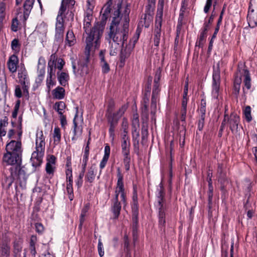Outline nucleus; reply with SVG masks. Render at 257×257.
Wrapping results in <instances>:
<instances>
[{
    "mask_svg": "<svg viewBox=\"0 0 257 257\" xmlns=\"http://www.w3.org/2000/svg\"><path fill=\"white\" fill-rule=\"evenodd\" d=\"M121 3L119 1L116 4V10L114 11L113 20L111 23L108 33L109 38V53L114 56L118 53L121 46L125 45L128 38L129 32V13L130 11L126 8L124 14L120 17Z\"/></svg>",
    "mask_w": 257,
    "mask_h": 257,
    "instance_id": "obj_1",
    "label": "nucleus"
},
{
    "mask_svg": "<svg viewBox=\"0 0 257 257\" xmlns=\"http://www.w3.org/2000/svg\"><path fill=\"white\" fill-rule=\"evenodd\" d=\"M92 17V14L86 12L84 19V29L88 34L86 39V47L85 48V57H81L78 63L77 68L74 60L71 58L72 66L73 73L75 75L83 76L88 73V63L89 62L90 53L92 49H98L100 43V38L102 36L103 28L99 25L94 26L89 32V26Z\"/></svg>",
    "mask_w": 257,
    "mask_h": 257,
    "instance_id": "obj_2",
    "label": "nucleus"
},
{
    "mask_svg": "<svg viewBox=\"0 0 257 257\" xmlns=\"http://www.w3.org/2000/svg\"><path fill=\"white\" fill-rule=\"evenodd\" d=\"M22 156L6 152L3 157L4 165L11 166L9 169L10 174L6 177L5 184L10 188L15 180L23 187L26 185L27 176L25 172L21 168Z\"/></svg>",
    "mask_w": 257,
    "mask_h": 257,
    "instance_id": "obj_3",
    "label": "nucleus"
},
{
    "mask_svg": "<svg viewBox=\"0 0 257 257\" xmlns=\"http://www.w3.org/2000/svg\"><path fill=\"white\" fill-rule=\"evenodd\" d=\"M242 80L243 82V97L244 99H246L245 95L250 89L251 86V78L248 70L245 68L243 64L240 63L238 65L233 81V93L236 97H237L239 93Z\"/></svg>",
    "mask_w": 257,
    "mask_h": 257,
    "instance_id": "obj_4",
    "label": "nucleus"
},
{
    "mask_svg": "<svg viewBox=\"0 0 257 257\" xmlns=\"http://www.w3.org/2000/svg\"><path fill=\"white\" fill-rule=\"evenodd\" d=\"M74 0H62L58 14L56 18L55 25V39L57 42H61L63 40L64 26V18L67 8L71 9L74 6Z\"/></svg>",
    "mask_w": 257,
    "mask_h": 257,
    "instance_id": "obj_5",
    "label": "nucleus"
},
{
    "mask_svg": "<svg viewBox=\"0 0 257 257\" xmlns=\"http://www.w3.org/2000/svg\"><path fill=\"white\" fill-rule=\"evenodd\" d=\"M45 137L42 131L37 132L36 139V151L32 154L31 161L33 167L40 166L43 161L45 148Z\"/></svg>",
    "mask_w": 257,
    "mask_h": 257,
    "instance_id": "obj_6",
    "label": "nucleus"
},
{
    "mask_svg": "<svg viewBox=\"0 0 257 257\" xmlns=\"http://www.w3.org/2000/svg\"><path fill=\"white\" fill-rule=\"evenodd\" d=\"M157 201L156 207L159 210V224L164 225L165 224L166 202L164 199L165 193L162 184L161 183L157 188Z\"/></svg>",
    "mask_w": 257,
    "mask_h": 257,
    "instance_id": "obj_7",
    "label": "nucleus"
},
{
    "mask_svg": "<svg viewBox=\"0 0 257 257\" xmlns=\"http://www.w3.org/2000/svg\"><path fill=\"white\" fill-rule=\"evenodd\" d=\"M164 0H159L157 15L156 17V22L154 32V44L156 46H158L161 36V27L162 17L163 14Z\"/></svg>",
    "mask_w": 257,
    "mask_h": 257,
    "instance_id": "obj_8",
    "label": "nucleus"
},
{
    "mask_svg": "<svg viewBox=\"0 0 257 257\" xmlns=\"http://www.w3.org/2000/svg\"><path fill=\"white\" fill-rule=\"evenodd\" d=\"M239 122L240 118L237 114L233 113H231L230 116L225 114L220 131H222L224 129L225 125L227 124L232 133L237 132Z\"/></svg>",
    "mask_w": 257,
    "mask_h": 257,
    "instance_id": "obj_9",
    "label": "nucleus"
},
{
    "mask_svg": "<svg viewBox=\"0 0 257 257\" xmlns=\"http://www.w3.org/2000/svg\"><path fill=\"white\" fill-rule=\"evenodd\" d=\"M117 181L115 189V197L114 199L118 200V195H120L121 201L123 202L124 205H125V194L124 192V185L123 182V175L121 173L120 169L118 168L117 169Z\"/></svg>",
    "mask_w": 257,
    "mask_h": 257,
    "instance_id": "obj_10",
    "label": "nucleus"
},
{
    "mask_svg": "<svg viewBox=\"0 0 257 257\" xmlns=\"http://www.w3.org/2000/svg\"><path fill=\"white\" fill-rule=\"evenodd\" d=\"M139 33H137L134 37L130 40L128 44H126L125 46L124 45L121 46V49L120 54V60L121 62H124L125 59L130 56L135 47L136 43L139 39Z\"/></svg>",
    "mask_w": 257,
    "mask_h": 257,
    "instance_id": "obj_11",
    "label": "nucleus"
},
{
    "mask_svg": "<svg viewBox=\"0 0 257 257\" xmlns=\"http://www.w3.org/2000/svg\"><path fill=\"white\" fill-rule=\"evenodd\" d=\"M76 113L74 118L73 120V127L72 128L73 137L71 138L72 141L75 143L78 138L81 136L82 133V127L81 126L79 125V121H82V114L79 116L78 115V108L76 107Z\"/></svg>",
    "mask_w": 257,
    "mask_h": 257,
    "instance_id": "obj_12",
    "label": "nucleus"
},
{
    "mask_svg": "<svg viewBox=\"0 0 257 257\" xmlns=\"http://www.w3.org/2000/svg\"><path fill=\"white\" fill-rule=\"evenodd\" d=\"M212 79V96L217 99L219 95L220 84V71L218 64H217L216 68L214 70Z\"/></svg>",
    "mask_w": 257,
    "mask_h": 257,
    "instance_id": "obj_13",
    "label": "nucleus"
},
{
    "mask_svg": "<svg viewBox=\"0 0 257 257\" xmlns=\"http://www.w3.org/2000/svg\"><path fill=\"white\" fill-rule=\"evenodd\" d=\"M6 151L22 156L23 148L21 140H11L6 146Z\"/></svg>",
    "mask_w": 257,
    "mask_h": 257,
    "instance_id": "obj_14",
    "label": "nucleus"
},
{
    "mask_svg": "<svg viewBox=\"0 0 257 257\" xmlns=\"http://www.w3.org/2000/svg\"><path fill=\"white\" fill-rule=\"evenodd\" d=\"M18 78L19 79L20 82L24 85V93L28 94V91L27 88V85H26V84L28 83V78L27 71L25 68L21 67L20 69H19Z\"/></svg>",
    "mask_w": 257,
    "mask_h": 257,
    "instance_id": "obj_15",
    "label": "nucleus"
},
{
    "mask_svg": "<svg viewBox=\"0 0 257 257\" xmlns=\"http://www.w3.org/2000/svg\"><path fill=\"white\" fill-rule=\"evenodd\" d=\"M56 157L54 155H49L47 158L46 171L49 174H53L55 168Z\"/></svg>",
    "mask_w": 257,
    "mask_h": 257,
    "instance_id": "obj_16",
    "label": "nucleus"
},
{
    "mask_svg": "<svg viewBox=\"0 0 257 257\" xmlns=\"http://www.w3.org/2000/svg\"><path fill=\"white\" fill-rule=\"evenodd\" d=\"M19 59L15 55H12L9 59L7 62V66L9 71L12 73L17 71Z\"/></svg>",
    "mask_w": 257,
    "mask_h": 257,
    "instance_id": "obj_17",
    "label": "nucleus"
},
{
    "mask_svg": "<svg viewBox=\"0 0 257 257\" xmlns=\"http://www.w3.org/2000/svg\"><path fill=\"white\" fill-rule=\"evenodd\" d=\"M127 108V106L125 104L122 105L119 109L113 113H110L107 117L114 120L118 121L119 118L123 115Z\"/></svg>",
    "mask_w": 257,
    "mask_h": 257,
    "instance_id": "obj_18",
    "label": "nucleus"
},
{
    "mask_svg": "<svg viewBox=\"0 0 257 257\" xmlns=\"http://www.w3.org/2000/svg\"><path fill=\"white\" fill-rule=\"evenodd\" d=\"M104 52L101 50L99 52L100 65L103 73H107L110 70L109 65L105 59Z\"/></svg>",
    "mask_w": 257,
    "mask_h": 257,
    "instance_id": "obj_19",
    "label": "nucleus"
},
{
    "mask_svg": "<svg viewBox=\"0 0 257 257\" xmlns=\"http://www.w3.org/2000/svg\"><path fill=\"white\" fill-rule=\"evenodd\" d=\"M45 61L42 57H40L38 60V78L40 81H42L43 79L45 73Z\"/></svg>",
    "mask_w": 257,
    "mask_h": 257,
    "instance_id": "obj_20",
    "label": "nucleus"
},
{
    "mask_svg": "<svg viewBox=\"0 0 257 257\" xmlns=\"http://www.w3.org/2000/svg\"><path fill=\"white\" fill-rule=\"evenodd\" d=\"M153 17L150 14H145L139 23V27L148 28L153 21Z\"/></svg>",
    "mask_w": 257,
    "mask_h": 257,
    "instance_id": "obj_21",
    "label": "nucleus"
},
{
    "mask_svg": "<svg viewBox=\"0 0 257 257\" xmlns=\"http://www.w3.org/2000/svg\"><path fill=\"white\" fill-rule=\"evenodd\" d=\"M108 123L109 125V137L112 141H113L115 138V128L116 126L118 121L114 120L111 118L107 117Z\"/></svg>",
    "mask_w": 257,
    "mask_h": 257,
    "instance_id": "obj_22",
    "label": "nucleus"
},
{
    "mask_svg": "<svg viewBox=\"0 0 257 257\" xmlns=\"http://www.w3.org/2000/svg\"><path fill=\"white\" fill-rule=\"evenodd\" d=\"M121 205L118 200H113V204L111 206V211L113 214L114 218H117L120 214V211L121 210Z\"/></svg>",
    "mask_w": 257,
    "mask_h": 257,
    "instance_id": "obj_23",
    "label": "nucleus"
},
{
    "mask_svg": "<svg viewBox=\"0 0 257 257\" xmlns=\"http://www.w3.org/2000/svg\"><path fill=\"white\" fill-rule=\"evenodd\" d=\"M35 0H26L24 4V16L28 18L33 8Z\"/></svg>",
    "mask_w": 257,
    "mask_h": 257,
    "instance_id": "obj_24",
    "label": "nucleus"
},
{
    "mask_svg": "<svg viewBox=\"0 0 257 257\" xmlns=\"http://www.w3.org/2000/svg\"><path fill=\"white\" fill-rule=\"evenodd\" d=\"M112 4V1H109L107 4L103 7L101 13H103L101 15V20L105 21L107 19L108 15L110 12V6Z\"/></svg>",
    "mask_w": 257,
    "mask_h": 257,
    "instance_id": "obj_25",
    "label": "nucleus"
},
{
    "mask_svg": "<svg viewBox=\"0 0 257 257\" xmlns=\"http://www.w3.org/2000/svg\"><path fill=\"white\" fill-rule=\"evenodd\" d=\"M65 89L63 87L58 86L53 90L52 95L56 99H62L65 96Z\"/></svg>",
    "mask_w": 257,
    "mask_h": 257,
    "instance_id": "obj_26",
    "label": "nucleus"
},
{
    "mask_svg": "<svg viewBox=\"0 0 257 257\" xmlns=\"http://www.w3.org/2000/svg\"><path fill=\"white\" fill-rule=\"evenodd\" d=\"M159 92V84H154L152 96V106L156 107Z\"/></svg>",
    "mask_w": 257,
    "mask_h": 257,
    "instance_id": "obj_27",
    "label": "nucleus"
},
{
    "mask_svg": "<svg viewBox=\"0 0 257 257\" xmlns=\"http://www.w3.org/2000/svg\"><path fill=\"white\" fill-rule=\"evenodd\" d=\"M66 44L69 46L74 45L76 42L73 32L71 30H68L66 36Z\"/></svg>",
    "mask_w": 257,
    "mask_h": 257,
    "instance_id": "obj_28",
    "label": "nucleus"
},
{
    "mask_svg": "<svg viewBox=\"0 0 257 257\" xmlns=\"http://www.w3.org/2000/svg\"><path fill=\"white\" fill-rule=\"evenodd\" d=\"M95 167L94 165H92L88 170L85 176V180L90 183H92L95 177V174L94 173Z\"/></svg>",
    "mask_w": 257,
    "mask_h": 257,
    "instance_id": "obj_29",
    "label": "nucleus"
},
{
    "mask_svg": "<svg viewBox=\"0 0 257 257\" xmlns=\"http://www.w3.org/2000/svg\"><path fill=\"white\" fill-rule=\"evenodd\" d=\"M133 127V138L136 137V138H138L140 136L139 127V120L138 117L134 118L132 124Z\"/></svg>",
    "mask_w": 257,
    "mask_h": 257,
    "instance_id": "obj_30",
    "label": "nucleus"
},
{
    "mask_svg": "<svg viewBox=\"0 0 257 257\" xmlns=\"http://www.w3.org/2000/svg\"><path fill=\"white\" fill-rule=\"evenodd\" d=\"M121 147L123 156L130 155V140H122Z\"/></svg>",
    "mask_w": 257,
    "mask_h": 257,
    "instance_id": "obj_31",
    "label": "nucleus"
},
{
    "mask_svg": "<svg viewBox=\"0 0 257 257\" xmlns=\"http://www.w3.org/2000/svg\"><path fill=\"white\" fill-rule=\"evenodd\" d=\"M58 79L59 83L62 86H65L69 80V75L65 72H57Z\"/></svg>",
    "mask_w": 257,
    "mask_h": 257,
    "instance_id": "obj_32",
    "label": "nucleus"
},
{
    "mask_svg": "<svg viewBox=\"0 0 257 257\" xmlns=\"http://www.w3.org/2000/svg\"><path fill=\"white\" fill-rule=\"evenodd\" d=\"M65 104L63 101L57 102L55 103L54 106L55 110L58 112L60 115H63V113L65 111Z\"/></svg>",
    "mask_w": 257,
    "mask_h": 257,
    "instance_id": "obj_33",
    "label": "nucleus"
},
{
    "mask_svg": "<svg viewBox=\"0 0 257 257\" xmlns=\"http://www.w3.org/2000/svg\"><path fill=\"white\" fill-rule=\"evenodd\" d=\"M89 208V204H86L85 205L81 210V214L80 216V224L79 226L80 228L82 227V224L85 221V217L86 215V213L88 212Z\"/></svg>",
    "mask_w": 257,
    "mask_h": 257,
    "instance_id": "obj_34",
    "label": "nucleus"
},
{
    "mask_svg": "<svg viewBox=\"0 0 257 257\" xmlns=\"http://www.w3.org/2000/svg\"><path fill=\"white\" fill-rule=\"evenodd\" d=\"M248 25L251 27H255L257 26V15L252 16V14L248 13L247 15Z\"/></svg>",
    "mask_w": 257,
    "mask_h": 257,
    "instance_id": "obj_35",
    "label": "nucleus"
},
{
    "mask_svg": "<svg viewBox=\"0 0 257 257\" xmlns=\"http://www.w3.org/2000/svg\"><path fill=\"white\" fill-rule=\"evenodd\" d=\"M61 135L60 130L59 127H56L54 130L53 139L55 144H58L61 141Z\"/></svg>",
    "mask_w": 257,
    "mask_h": 257,
    "instance_id": "obj_36",
    "label": "nucleus"
},
{
    "mask_svg": "<svg viewBox=\"0 0 257 257\" xmlns=\"http://www.w3.org/2000/svg\"><path fill=\"white\" fill-rule=\"evenodd\" d=\"M55 79V76H47L46 80V85L48 92H50L51 88L56 84Z\"/></svg>",
    "mask_w": 257,
    "mask_h": 257,
    "instance_id": "obj_37",
    "label": "nucleus"
},
{
    "mask_svg": "<svg viewBox=\"0 0 257 257\" xmlns=\"http://www.w3.org/2000/svg\"><path fill=\"white\" fill-rule=\"evenodd\" d=\"M243 114L247 122H250L252 120L251 115V107L250 106H246L243 110Z\"/></svg>",
    "mask_w": 257,
    "mask_h": 257,
    "instance_id": "obj_38",
    "label": "nucleus"
},
{
    "mask_svg": "<svg viewBox=\"0 0 257 257\" xmlns=\"http://www.w3.org/2000/svg\"><path fill=\"white\" fill-rule=\"evenodd\" d=\"M10 247L7 244H3L1 247V255L2 257H9Z\"/></svg>",
    "mask_w": 257,
    "mask_h": 257,
    "instance_id": "obj_39",
    "label": "nucleus"
},
{
    "mask_svg": "<svg viewBox=\"0 0 257 257\" xmlns=\"http://www.w3.org/2000/svg\"><path fill=\"white\" fill-rule=\"evenodd\" d=\"M73 183H67L66 191L68 195V198L70 201L73 199V189L72 187Z\"/></svg>",
    "mask_w": 257,
    "mask_h": 257,
    "instance_id": "obj_40",
    "label": "nucleus"
},
{
    "mask_svg": "<svg viewBox=\"0 0 257 257\" xmlns=\"http://www.w3.org/2000/svg\"><path fill=\"white\" fill-rule=\"evenodd\" d=\"M22 240H15L14 242V253H20L22 250Z\"/></svg>",
    "mask_w": 257,
    "mask_h": 257,
    "instance_id": "obj_41",
    "label": "nucleus"
},
{
    "mask_svg": "<svg viewBox=\"0 0 257 257\" xmlns=\"http://www.w3.org/2000/svg\"><path fill=\"white\" fill-rule=\"evenodd\" d=\"M21 44L17 39H14L11 43V48L13 51L16 52H19L20 50Z\"/></svg>",
    "mask_w": 257,
    "mask_h": 257,
    "instance_id": "obj_42",
    "label": "nucleus"
},
{
    "mask_svg": "<svg viewBox=\"0 0 257 257\" xmlns=\"http://www.w3.org/2000/svg\"><path fill=\"white\" fill-rule=\"evenodd\" d=\"M85 171V170H83V169L82 168V171L80 173L77 179L76 180V184L78 188H80L82 185L83 178L84 177Z\"/></svg>",
    "mask_w": 257,
    "mask_h": 257,
    "instance_id": "obj_43",
    "label": "nucleus"
},
{
    "mask_svg": "<svg viewBox=\"0 0 257 257\" xmlns=\"http://www.w3.org/2000/svg\"><path fill=\"white\" fill-rule=\"evenodd\" d=\"M58 59L56 53L52 54L50 57L48 65H53L56 67V63Z\"/></svg>",
    "mask_w": 257,
    "mask_h": 257,
    "instance_id": "obj_44",
    "label": "nucleus"
},
{
    "mask_svg": "<svg viewBox=\"0 0 257 257\" xmlns=\"http://www.w3.org/2000/svg\"><path fill=\"white\" fill-rule=\"evenodd\" d=\"M206 36V32L202 31L199 38V41L196 43L199 47H202L205 40Z\"/></svg>",
    "mask_w": 257,
    "mask_h": 257,
    "instance_id": "obj_45",
    "label": "nucleus"
},
{
    "mask_svg": "<svg viewBox=\"0 0 257 257\" xmlns=\"http://www.w3.org/2000/svg\"><path fill=\"white\" fill-rule=\"evenodd\" d=\"M67 183H73L72 172L71 168H68L66 171Z\"/></svg>",
    "mask_w": 257,
    "mask_h": 257,
    "instance_id": "obj_46",
    "label": "nucleus"
},
{
    "mask_svg": "<svg viewBox=\"0 0 257 257\" xmlns=\"http://www.w3.org/2000/svg\"><path fill=\"white\" fill-rule=\"evenodd\" d=\"M123 163L124 165L125 169L126 171H128L130 170V162H131V158L130 156H123Z\"/></svg>",
    "mask_w": 257,
    "mask_h": 257,
    "instance_id": "obj_47",
    "label": "nucleus"
},
{
    "mask_svg": "<svg viewBox=\"0 0 257 257\" xmlns=\"http://www.w3.org/2000/svg\"><path fill=\"white\" fill-rule=\"evenodd\" d=\"M89 154V153H84L83 155L82 168L83 169V170L86 169L87 162L88 160Z\"/></svg>",
    "mask_w": 257,
    "mask_h": 257,
    "instance_id": "obj_48",
    "label": "nucleus"
},
{
    "mask_svg": "<svg viewBox=\"0 0 257 257\" xmlns=\"http://www.w3.org/2000/svg\"><path fill=\"white\" fill-rule=\"evenodd\" d=\"M56 67L53 65H48L47 76H55Z\"/></svg>",
    "mask_w": 257,
    "mask_h": 257,
    "instance_id": "obj_49",
    "label": "nucleus"
},
{
    "mask_svg": "<svg viewBox=\"0 0 257 257\" xmlns=\"http://www.w3.org/2000/svg\"><path fill=\"white\" fill-rule=\"evenodd\" d=\"M142 136L143 139H145L148 136V125L145 122H143L142 128Z\"/></svg>",
    "mask_w": 257,
    "mask_h": 257,
    "instance_id": "obj_50",
    "label": "nucleus"
},
{
    "mask_svg": "<svg viewBox=\"0 0 257 257\" xmlns=\"http://www.w3.org/2000/svg\"><path fill=\"white\" fill-rule=\"evenodd\" d=\"M98 251L100 257H102L104 255V252L103 248V244L100 238L98 239Z\"/></svg>",
    "mask_w": 257,
    "mask_h": 257,
    "instance_id": "obj_51",
    "label": "nucleus"
},
{
    "mask_svg": "<svg viewBox=\"0 0 257 257\" xmlns=\"http://www.w3.org/2000/svg\"><path fill=\"white\" fill-rule=\"evenodd\" d=\"M87 12L91 13L94 8L93 0H87Z\"/></svg>",
    "mask_w": 257,
    "mask_h": 257,
    "instance_id": "obj_52",
    "label": "nucleus"
},
{
    "mask_svg": "<svg viewBox=\"0 0 257 257\" xmlns=\"http://www.w3.org/2000/svg\"><path fill=\"white\" fill-rule=\"evenodd\" d=\"M128 123L127 119L124 117L121 123V129L122 131H128Z\"/></svg>",
    "mask_w": 257,
    "mask_h": 257,
    "instance_id": "obj_53",
    "label": "nucleus"
},
{
    "mask_svg": "<svg viewBox=\"0 0 257 257\" xmlns=\"http://www.w3.org/2000/svg\"><path fill=\"white\" fill-rule=\"evenodd\" d=\"M65 64V61L62 58H59L56 64V68L59 70H61Z\"/></svg>",
    "mask_w": 257,
    "mask_h": 257,
    "instance_id": "obj_54",
    "label": "nucleus"
},
{
    "mask_svg": "<svg viewBox=\"0 0 257 257\" xmlns=\"http://www.w3.org/2000/svg\"><path fill=\"white\" fill-rule=\"evenodd\" d=\"M18 20L16 18L13 19L11 26V28L13 31L16 32L18 30Z\"/></svg>",
    "mask_w": 257,
    "mask_h": 257,
    "instance_id": "obj_55",
    "label": "nucleus"
},
{
    "mask_svg": "<svg viewBox=\"0 0 257 257\" xmlns=\"http://www.w3.org/2000/svg\"><path fill=\"white\" fill-rule=\"evenodd\" d=\"M60 119L61 126L64 130H65L66 128V126L67 124L65 116H64V115H60Z\"/></svg>",
    "mask_w": 257,
    "mask_h": 257,
    "instance_id": "obj_56",
    "label": "nucleus"
},
{
    "mask_svg": "<svg viewBox=\"0 0 257 257\" xmlns=\"http://www.w3.org/2000/svg\"><path fill=\"white\" fill-rule=\"evenodd\" d=\"M218 173H219V180L222 183L225 179V174L222 172V168L221 166H219Z\"/></svg>",
    "mask_w": 257,
    "mask_h": 257,
    "instance_id": "obj_57",
    "label": "nucleus"
},
{
    "mask_svg": "<svg viewBox=\"0 0 257 257\" xmlns=\"http://www.w3.org/2000/svg\"><path fill=\"white\" fill-rule=\"evenodd\" d=\"M213 187L211 183L208 185V199L211 202L213 196Z\"/></svg>",
    "mask_w": 257,
    "mask_h": 257,
    "instance_id": "obj_58",
    "label": "nucleus"
},
{
    "mask_svg": "<svg viewBox=\"0 0 257 257\" xmlns=\"http://www.w3.org/2000/svg\"><path fill=\"white\" fill-rule=\"evenodd\" d=\"M212 4V0H207L205 6L204 8V12L205 13H208L210 8H211Z\"/></svg>",
    "mask_w": 257,
    "mask_h": 257,
    "instance_id": "obj_59",
    "label": "nucleus"
},
{
    "mask_svg": "<svg viewBox=\"0 0 257 257\" xmlns=\"http://www.w3.org/2000/svg\"><path fill=\"white\" fill-rule=\"evenodd\" d=\"M204 119L205 116H200L199 119L198 120V128L199 130V131H201L204 127Z\"/></svg>",
    "mask_w": 257,
    "mask_h": 257,
    "instance_id": "obj_60",
    "label": "nucleus"
},
{
    "mask_svg": "<svg viewBox=\"0 0 257 257\" xmlns=\"http://www.w3.org/2000/svg\"><path fill=\"white\" fill-rule=\"evenodd\" d=\"M188 78H187L185 81V85L184 89L183 97L187 98L188 90Z\"/></svg>",
    "mask_w": 257,
    "mask_h": 257,
    "instance_id": "obj_61",
    "label": "nucleus"
},
{
    "mask_svg": "<svg viewBox=\"0 0 257 257\" xmlns=\"http://www.w3.org/2000/svg\"><path fill=\"white\" fill-rule=\"evenodd\" d=\"M36 231L39 233H41L44 231V227L41 223H37L35 224Z\"/></svg>",
    "mask_w": 257,
    "mask_h": 257,
    "instance_id": "obj_62",
    "label": "nucleus"
},
{
    "mask_svg": "<svg viewBox=\"0 0 257 257\" xmlns=\"http://www.w3.org/2000/svg\"><path fill=\"white\" fill-rule=\"evenodd\" d=\"M110 149L108 145H106L104 147V154L103 157L109 158Z\"/></svg>",
    "mask_w": 257,
    "mask_h": 257,
    "instance_id": "obj_63",
    "label": "nucleus"
},
{
    "mask_svg": "<svg viewBox=\"0 0 257 257\" xmlns=\"http://www.w3.org/2000/svg\"><path fill=\"white\" fill-rule=\"evenodd\" d=\"M15 96L18 98H20L22 97V91L21 88L18 86H16L15 88Z\"/></svg>",
    "mask_w": 257,
    "mask_h": 257,
    "instance_id": "obj_64",
    "label": "nucleus"
}]
</instances>
